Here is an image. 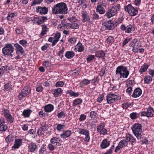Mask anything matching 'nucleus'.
<instances>
[{
  "label": "nucleus",
  "mask_w": 154,
  "mask_h": 154,
  "mask_svg": "<svg viewBox=\"0 0 154 154\" xmlns=\"http://www.w3.org/2000/svg\"><path fill=\"white\" fill-rule=\"evenodd\" d=\"M64 84V82L63 81L57 82L55 84V86L56 87H61L63 86Z\"/></svg>",
  "instance_id": "603ef678"
},
{
  "label": "nucleus",
  "mask_w": 154,
  "mask_h": 154,
  "mask_svg": "<svg viewBox=\"0 0 154 154\" xmlns=\"http://www.w3.org/2000/svg\"><path fill=\"white\" fill-rule=\"evenodd\" d=\"M142 93L141 89L139 88L135 89L134 91L132 96L134 98L138 97L140 96Z\"/></svg>",
  "instance_id": "f3484780"
},
{
  "label": "nucleus",
  "mask_w": 154,
  "mask_h": 154,
  "mask_svg": "<svg viewBox=\"0 0 154 154\" xmlns=\"http://www.w3.org/2000/svg\"><path fill=\"white\" fill-rule=\"evenodd\" d=\"M152 81V78L150 76H147L144 79V81L145 83L147 84L150 83V82Z\"/></svg>",
  "instance_id": "ea45409f"
},
{
  "label": "nucleus",
  "mask_w": 154,
  "mask_h": 154,
  "mask_svg": "<svg viewBox=\"0 0 154 154\" xmlns=\"http://www.w3.org/2000/svg\"><path fill=\"white\" fill-rule=\"evenodd\" d=\"M13 136L10 134L6 138L5 140L7 143L10 142L13 140Z\"/></svg>",
  "instance_id": "3c124183"
},
{
  "label": "nucleus",
  "mask_w": 154,
  "mask_h": 154,
  "mask_svg": "<svg viewBox=\"0 0 154 154\" xmlns=\"http://www.w3.org/2000/svg\"><path fill=\"white\" fill-rule=\"evenodd\" d=\"M36 11L41 14H45L47 13L48 10V8L45 7L39 6L37 8Z\"/></svg>",
  "instance_id": "2eb2a0df"
},
{
  "label": "nucleus",
  "mask_w": 154,
  "mask_h": 154,
  "mask_svg": "<svg viewBox=\"0 0 154 154\" xmlns=\"http://www.w3.org/2000/svg\"><path fill=\"white\" fill-rule=\"evenodd\" d=\"M42 30L40 35V37L41 38L46 33L47 29V27L45 25H42Z\"/></svg>",
  "instance_id": "c756f323"
},
{
  "label": "nucleus",
  "mask_w": 154,
  "mask_h": 154,
  "mask_svg": "<svg viewBox=\"0 0 154 154\" xmlns=\"http://www.w3.org/2000/svg\"><path fill=\"white\" fill-rule=\"evenodd\" d=\"M14 50V48L11 44H6L4 47L2 49V53L4 56L12 57L13 56L12 54Z\"/></svg>",
  "instance_id": "7ed1b4c3"
},
{
  "label": "nucleus",
  "mask_w": 154,
  "mask_h": 154,
  "mask_svg": "<svg viewBox=\"0 0 154 154\" xmlns=\"http://www.w3.org/2000/svg\"><path fill=\"white\" fill-rule=\"evenodd\" d=\"M14 46L16 48V53L17 54L20 53L22 54L24 52V51L22 47L18 43L15 44H14Z\"/></svg>",
  "instance_id": "412c9836"
},
{
  "label": "nucleus",
  "mask_w": 154,
  "mask_h": 154,
  "mask_svg": "<svg viewBox=\"0 0 154 154\" xmlns=\"http://www.w3.org/2000/svg\"><path fill=\"white\" fill-rule=\"evenodd\" d=\"M77 2L78 4V7L82 5L83 6L84 5H85L86 1L85 0H78Z\"/></svg>",
  "instance_id": "de8ad7c7"
},
{
  "label": "nucleus",
  "mask_w": 154,
  "mask_h": 154,
  "mask_svg": "<svg viewBox=\"0 0 154 154\" xmlns=\"http://www.w3.org/2000/svg\"><path fill=\"white\" fill-rule=\"evenodd\" d=\"M61 35L60 33L58 32L56 33L54 35L55 39L59 41V38H60Z\"/></svg>",
  "instance_id": "774afa93"
},
{
  "label": "nucleus",
  "mask_w": 154,
  "mask_h": 154,
  "mask_svg": "<svg viewBox=\"0 0 154 154\" xmlns=\"http://www.w3.org/2000/svg\"><path fill=\"white\" fill-rule=\"evenodd\" d=\"M71 134V131L67 130L63 132V134H60V136L61 138L65 139L69 137Z\"/></svg>",
  "instance_id": "aec40b11"
},
{
  "label": "nucleus",
  "mask_w": 154,
  "mask_h": 154,
  "mask_svg": "<svg viewBox=\"0 0 154 154\" xmlns=\"http://www.w3.org/2000/svg\"><path fill=\"white\" fill-rule=\"evenodd\" d=\"M68 42L69 43L72 44H74L76 42V39L75 37L70 38L68 40Z\"/></svg>",
  "instance_id": "49530a36"
},
{
  "label": "nucleus",
  "mask_w": 154,
  "mask_h": 154,
  "mask_svg": "<svg viewBox=\"0 0 154 154\" xmlns=\"http://www.w3.org/2000/svg\"><path fill=\"white\" fill-rule=\"evenodd\" d=\"M54 107L53 105L49 104L45 106V111L47 112H50L52 111L54 109Z\"/></svg>",
  "instance_id": "a878e982"
},
{
  "label": "nucleus",
  "mask_w": 154,
  "mask_h": 154,
  "mask_svg": "<svg viewBox=\"0 0 154 154\" xmlns=\"http://www.w3.org/2000/svg\"><path fill=\"white\" fill-rule=\"evenodd\" d=\"M67 26L70 27L72 29H78L79 27V25L76 23L72 24L67 23L66 24Z\"/></svg>",
  "instance_id": "473e14b6"
},
{
  "label": "nucleus",
  "mask_w": 154,
  "mask_h": 154,
  "mask_svg": "<svg viewBox=\"0 0 154 154\" xmlns=\"http://www.w3.org/2000/svg\"><path fill=\"white\" fill-rule=\"evenodd\" d=\"M46 145L45 144H43L41 147L39 151V154H43L46 149Z\"/></svg>",
  "instance_id": "e433bc0d"
},
{
  "label": "nucleus",
  "mask_w": 154,
  "mask_h": 154,
  "mask_svg": "<svg viewBox=\"0 0 154 154\" xmlns=\"http://www.w3.org/2000/svg\"><path fill=\"white\" fill-rule=\"evenodd\" d=\"M86 118V116L84 114H82L80 116V117L79 118V120L80 121H84Z\"/></svg>",
  "instance_id": "69168bd1"
},
{
  "label": "nucleus",
  "mask_w": 154,
  "mask_h": 154,
  "mask_svg": "<svg viewBox=\"0 0 154 154\" xmlns=\"http://www.w3.org/2000/svg\"><path fill=\"white\" fill-rule=\"evenodd\" d=\"M19 43L23 47H26L27 45V42L24 39L21 40L19 41Z\"/></svg>",
  "instance_id": "c03bdc74"
},
{
  "label": "nucleus",
  "mask_w": 154,
  "mask_h": 154,
  "mask_svg": "<svg viewBox=\"0 0 154 154\" xmlns=\"http://www.w3.org/2000/svg\"><path fill=\"white\" fill-rule=\"evenodd\" d=\"M74 52L72 51H67L65 54V57L68 59H71L75 56Z\"/></svg>",
  "instance_id": "b1692460"
},
{
  "label": "nucleus",
  "mask_w": 154,
  "mask_h": 154,
  "mask_svg": "<svg viewBox=\"0 0 154 154\" xmlns=\"http://www.w3.org/2000/svg\"><path fill=\"white\" fill-rule=\"evenodd\" d=\"M100 146L102 149L106 148V139H104L103 141L100 145Z\"/></svg>",
  "instance_id": "680f3d73"
},
{
  "label": "nucleus",
  "mask_w": 154,
  "mask_h": 154,
  "mask_svg": "<svg viewBox=\"0 0 154 154\" xmlns=\"http://www.w3.org/2000/svg\"><path fill=\"white\" fill-rule=\"evenodd\" d=\"M85 135L86 136L84 139L85 141L86 142H89L90 140L89 132Z\"/></svg>",
  "instance_id": "338daca9"
},
{
  "label": "nucleus",
  "mask_w": 154,
  "mask_h": 154,
  "mask_svg": "<svg viewBox=\"0 0 154 154\" xmlns=\"http://www.w3.org/2000/svg\"><path fill=\"white\" fill-rule=\"evenodd\" d=\"M32 112V111L30 109H25L23 112V115L24 118H28Z\"/></svg>",
  "instance_id": "bb28decb"
},
{
  "label": "nucleus",
  "mask_w": 154,
  "mask_h": 154,
  "mask_svg": "<svg viewBox=\"0 0 154 154\" xmlns=\"http://www.w3.org/2000/svg\"><path fill=\"white\" fill-rule=\"evenodd\" d=\"M132 138V136L131 135H128L126 136V137L125 139H123L125 141H126V143H127L128 142L131 141V140Z\"/></svg>",
  "instance_id": "052dcab7"
},
{
  "label": "nucleus",
  "mask_w": 154,
  "mask_h": 154,
  "mask_svg": "<svg viewBox=\"0 0 154 154\" xmlns=\"http://www.w3.org/2000/svg\"><path fill=\"white\" fill-rule=\"evenodd\" d=\"M127 143H126V141L124 140H121L118 144V146L116 147L115 150V152H117V151L120 150L121 149L126 146Z\"/></svg>",
  "instance_id": "ddd939ff"
},
{
  "label": "nucleus",
  "mask_w": 154,
  "mask_h": 154,
  "mask_svg": "<svg viewBox=\"0 0 154 154\" xmlns=\"http://www.w3.org/2000/svg\"><path fill=\"white\" fill-rule=\"evenodd\" d=\"M43 65L47 68H49L51 66V63L48 61H45L43 62Z\"/></svg>",
  "instance_id": "09e8293b"
},
{
  "label": "nucleus",
  "mask_w": 154,
  "mask_h": 154,
  "mask_svg": "<svg viewBox=\"0 0 154 154\" xmlns=\"http://www.w3.org/2000/svg\"><path fill=\"white\" fill-rule=\"evenodd\" d=\"M60 139L57 137H53L51 138L50 140L51 143L54 144L57 146L60 147L61 145V143L59 142L60 141Z\"/></svg>",
  "instance_id": "4468645a"
},
{
  "label": "nucleus",
  "mask_w": 154,
  "mask_h": 154,
  "mask_svg": "<svg viewBox=\"0 0 154 154\" xmlns=\"http://www.w3.org/2000/svg\"><path fill=\"white\" fill-rule=\"evenodd\" d=\"M2 112L8 122H9L11 123L13 122L14 118L8 110L7 109H3Z\"/></svg>",
  "instance_id": "0eeeda50"
},
{
  "label": "nucleus",
  "mask_w": 154,
  "mask_h": 154,
  "mask_svg": "<svg viewBox=\"0 0 154 154\" xmlns=\"http://www.w3.org/2000/svg\"><path fill=\"white\" fill-rule=\"evenodd\" d=\"M82 102V100L80 98H76L73 101L72 106H75L78 105L81 103Z\"/></svg>",
  "instance_id": "c85d7f7f"
},
{
  "label": "nucleus",
  "mask_w": 154,
  "mask_h": 154,
  "mask_svg": "<svg viewBox=\"0 0 154 154\" xmlns=\"http://www.w3.org/2000/svg\"><path fill=\"white\" fill-rule=\"evenodd\" d=\"M137 113L135 112H133L131 113L130 115V118L131 119H134L136 118L137 117Z\"/></svg>",
  "instance_id": "0e129e2a"
},
{
  "label": "nucleus",
  "mask_w": 154,
  "mask_h": 154,
  "mask_svg": "<svg viewBox=\"0 0 154 154\" xmlns=\"http://www.w3.org/2000/svg\"><path fill=\"white\" fill-rule=\"evenodd\" d=\"M117 75L119 74L120 77L127 78L129 74V71L127 69L126 67H124L122 66H119L116 68V71Z\"/></svg>",
  "instance_id": "20e7f679"
},
{
  "label": "nucleus",
  "mask_w": 154,
  "mask_h": 154,
  "mask_svg": "<svg viewBox=\"0 0 154 154\" xmlns=\"http://www.w3.org/2000/svg\"><path fill=\"white\" fill-rule=\"evenodd\" d=\"M133 27L131 25H129L126 26V30L125 32L126 33H130L131 32Z\"/></svg>",
  "instance_id": "a19ab883"
},
{
  "label": "nucleus",
  "mask_w": 154,
  "mask_h": 154,
  "mask_svg": "<svg viewBox=\"0 0 154 154\" xmlns=\"http://www.w3.org/2000/svg\"><path fill=\"white\" fill-rule=\"evenodd\" d=\"M103 6L104 5L103 3L100 5H98L97 7V11L100 14H103L105 12V9L103 7Z\"/></svg>",
  "instance_id": "393cba45"
},
{
  "label": "nucleus",
  "mask_w": 154,
  "mask_h": 154,
  "mask_svg": "<svg viewBox=\"0 0 154 154\" xmlns=\"http://www.w3.org/2000/svg\"><path fill=\"white\" fill-rule=\"evenodd\" d=\"M15 16V14L14 13H9L8 14L7 17L8 20L11 21L12 20V18L14 17Z\"/></svg>",
  "instance_id": "864d4df0"
},
{
  "label": "nucleus",
  "mask_w": 154,
  "mask_h": 154,
  "mask_svg": "<svg viewBox=\"0 0 154 154\" xmlns=\"http://www.w3.org/2000/svg\"><path fill=\"white\" fill-rule=\"evenodd\" d=\"M121 99V97L113 94L110 93L106 96L107 103H111Z\"/></svg>",
  "instance_id": "39448f33"
},
{
  "label": "nucleus",
  "mask_w": 154,
  "mask_h": 154,
  "mask_svg": "<svg viewBox=\"0 0 154 154\" xmlns=\"http://www.w3.org/2000/svg\"><path fill=\"white\" fill-rule=\"evenodd\" d=\"M148 66H149L147 65H144L141 66V68L139 70L140 72L142 73L145 72L147 69Z\"/></svg>",
  "instance_id": "4c0bfd02"
},
{
  "label": "nucleus",
  "mask_w": 154,
  "mask_h": 154,
  "mask_svg": "<svg viewBox=\"0 0 154 154\" xmlns=\"http://www.w3.org/2000/svg\"><path fill=\"white\" fill-rule=\"evenodd\" d=\"M78 132L79 134H84L85 135L89 133L88 131L81 128H79Z\"/></svg>",
  "instance_id": "c9c22d12"
},
{
  "label": "nucleus",
  "mask_w": 154,
  "mask_h": 154,
  "mask_svg": "<svg viewBox=\"0 0 154 154\" xmlns=\"http://www.w3.org/2000/svg\"><path fill=\"white\" fill-rule=\"evenodd\" d=\"M16 32L17 34H22L23 33V29L22 28H17L16 29Z\"/></svg>",
  "instance_id": "79ce46f5"
},
{
  "label": "nucleus",
  "mask_w": 154,
  "mask_h": 154,
  "mask_svg": "<svg viewBox=\"0 0 154 154\" xmlns=\"http://www.w3.org/2000/svg\"><path fill=\"white\" fill-rule=\"evenodd\" d=\"M105 55V54L103 51H99L95 52V56L97 57H103Z\"/></svg>",
  "instance_id": "cd10ccee"
},
{
  "label": "nucleus",
  "mask_w": 154,
  "mask_h": 154,
  "mask_svg": "<svg viewBox=\"0 0 154 154\" xmlns=\"http://www.w3.org/2000/svg\"><path fill=\"white\" fill-rule=\"evenodd\" d=\"M106 41L107 43L111 44L113 42V37L111 36H109L106 39Z\"/></svg>",
  "instance_id": "a18cd8bd"
},
{
  "label": "nucleus",
  "mask_w": 154,
  "mask_h": 154,
  "mask_svg": "<svg viewBox=\"0 0 154 154\" xmlns=\"http://www.w3.org/2000/svg\"><path fill=\"white\" fill-rule=\"evenodd\" d=\"M105 125H100L97 128V131L100 133V134L104 135L106 134V129L104 128Z\"/></svg>",
  "instance_id": "6ab92c4d"
},
{
  "label": "nucleus",
  "mask_w": 154,
  "mask_h": 154,
  "mask_svg": "<svg viewBox=\"0 0 154 154\" xmlns=\"http://www.w3.org/2000/svg\"><path fill=\"white\" fill-rule=\"evenodd\" d=\"M137 39H134L129 44V46H132L133 48L134 46H135V45H137Z\"/></svg>",
  "instance_id": "bf43d9fd"
},
{
  "label": "nucleus",
  "mask_w": 154,
  "mask_h": 154,
  "mask_svg": "<svg viewBox=\"0 0 154 154\" xmlns=\"http://www.w3.org/2000/svg\"><path fill=\"white\" fill-rule=\"evenodd\" d=\"M140 48V46L138 45V44L137 43V45L134 46L133 48V51L134 52H137Z\"/></svg>",
  "instance_id": "5fc2aeb1"
},
{
  "label": "nucleus",
  "mask_w": 154,
  "mask_h": 154,
  "mask_svg": "<svg viewBox=\"0 0 154 154\" xmlns=\"http://www.w3.org/2000/svg\"><path fill=\"white\" fill-rule=\"evenodd\" d=\"M64 126V125H62L61 124H58L56 127L57 130L58 131H60L63 128V127Z\"/></svg>",
  "instance_id": "e2e57ef3"
},
{
  "label": "nucleus",
  "mask_w": 154,
  "mask_h": 154,
  "mask_svg": "<svg viewBox=\"0 0 154 154\" xmlns=\"http://www.w3.org/2000/svg\"><path fill=\"white\" fill-rule=\"evenodd\" d=\"M68 10L66 4L64 2L58 3L54 5L52 8L53 13L56 14H66Z\"/></svg>",
  "instance_id": "f257e3e1"
},
{
  "label": "nucleus",
  "mask_w": 154,
  "mask_h": 154,
  "mask_svg": "<svg viewBox=\"0 0 154 154\" xmlns=\"http://www.w3.org/2000/svg\"><path fill=\"white\" fill-rule=\"evenodd\" d=\"M91 82V80L85 79L81 82V83L83 85H88Z\"/></svg>",
  "instance_id": "58836bf2"
},
{
  "label": "nucleus",
  "mask_w": 154,
  "mask_h": 154,
  "mask_svg": "<svg viewBox=\"0 0 154 154\" xmlns=\"http://www.w3.org/2000/svg\"><path fill=\"white\" fill-rule=\"evenodd\" d=\"M141 128L142 126L140 124L136 123L134 124L131 128L133 134L138 139H141L142 138L141 135Z\"/></svg>",
  "instance_id": "f03ea898"
},
{
  "label": "nucleus",
  "mask_w": 154,
  "mask_h": 154,
  "mask_svg": "<svg viewBox=\"0 0 154 154\" xmlns=\"http://www.w3.org/2000/svg\"><path fill=\"white\" fill-rule=\"evenodd\" d=\"M41 127L38 129L37 132L38 135H41L43 134L42 132L47 131L48 129L47 125L43 123L41 125Z\"/></svg>",
  "instance_id": "f8f14e48"
},
{
  "label": "nucleus",
  "mask_w": 154,
  "mask_h": 154,
  "mask_svg": "<svg viewBox=\"0 0 154 154\" xmlns=\"http://www.w3.org/2000/svg\"><path fill=\"white\" fill-rule=\"evenodd\" d=\"M95 57V55H89L86 58V60L88 62H90Z\"/></svg>",
  "instance_id": "6e6d98bb"
},
{
  "label": "nucleus",
  "mask_w": 154,
  "mask_h": 154,
  "mask_svg": "<svg viewBox=\"0 0 154 154\" xmlns=\"http://www.w3.org/2000/svg\"><path fill=\"white\" fill-rule=\"evenodd\" d=\"M46 17H35L34 20L38 25L41 24L44 22L45 20L47 19Z\"/></svg>",
  "instance_id": "dca6fc26"
},
{
  "label": "nucleus",
  "mask_w": 154,
  "mask_h": 154,
  "mask_svg": "<svg viewBox=\"0 0 154 154\" xmlns=\"http://www.w3.org/2000/svg\"><path fill=\"white\" fill-rule=\"evenodd\" d=\"M48 149L51 151H53L54 149H57V148H59L60 147L57 146L54 144H52L51 143L48 144Z\"/></svg>",
  "instance_id": "72a5a7b5"
},
{
  "label": "nucleus",
  "mask_w": 154,
  "mask_h": 154,
  "mask_svg": "<svg viewBox=\"0 0 154 154\" xmlns=\"http://www.w3.org/2000/svg\"><path fill=\"white\" fill-rule=\"evenodd\" d=\"M37 145L34 143H31L29 146V150L31 152H34L37 148Z\"/></svg>",
  "instance_id": "5701e85b"
},
{
  "label": "nucleus",
  "mask_w": 154,
  "mask_h": 154,
  "mask_svg": "<svg viewBox=\"0 0 154 154\" xmlns=\"http://www.w3.org/2000/svg\"><path fill=\"white\" fill-rule=\"evenodd\" d=\"M97 77H94L92 80H91V83L94 85H96L97 84Z\"/></svg>",
  "instance_id": "13d9d810"
},
{
  "label": "nucleus",
  "mask_w": 154,
  "mask_h": 154,
  "mask_svg": "<svg viewBox=\"0 0 154 154\" xmlns=\"http://www.w3.org/2000/svg\"><path fill=\"white\" fill-rule=\"evenodd\" d=\"M54 92L53 94L54 96L58 97L61 94L62 90L60 88L56 89L54 90Z\"/></svg>",
  "instance_id": "7c9ffc66"
},
{
  "label": "nucleus",
  "mask_w": 154,
  "mask_h": 154,
  "mask_svg": "<svg viewBox=\"0 0 154 154\" xmlns=\"http://www.w3.org/2000/svg\"><path fill=\"white\" fill-rule=\"evenodd\" d=\"M72 75L74 76H76L78 75L79 73V71L75 69L71 71V72Z\"/></svg>",
  "instance_id": "4d7b16f0"
},
{
  "label": "nucleus",
  "mask_w": 154,
  "mask_h": 154,
  "mask_svg": "<svg viewBox=\"0 0 154 154\" xmlns=\"http://www.w3.org/2000/svg\"><path fill=\"white\" fill-rule=\"evenodd\" d=\"M30 91V88L28 87H25L22 90L18 95L19 99L20 100H22L23 98L26 97L28 95Z\"/></svg>",
  "instance_id": "6e6552de"
},
{
  "label": "nucleus",
  "mask_w": 154,
  "mask_h": 154,
  "mask_svg": "<svg viewBox=\"0 0 154 154\" xmlns=\"http://www.w3.org/2000/svg\"><path fill=\"white\" fill-rule=\"evenodd\" d=\"M154 112L153 109L151 107H149L146 111L142 112L141 113V116H146L148 117H151L153 116Z\"/></svg>",
  "instance_id": "9b49d317"
},
{
  "label": "nucleus",
  "mask_w": 154,
  "mask_h": 154,
  "mask_svg": "<svg viewBox=\"0 0 154 154\" xmlns=\"http://www.w3.org/2000/svg\"><path fill=\"white\" fill-rule=\"evenodd\" d=\"M67 93H68L70 96L74 97H78L79 95V93L75 92L72 90L68 91Z\"/></svg>",
  "instance_id": "f704fd0d"
},
{
  "label": "nucleus",
  "mask_w": 154,
  "mask_h": 154,
  "mask_svg": "<svg viewBox=\"0 0 154 154\" xmlns=\"http://www.w3.org/2000/svg\"><path fill=\"white\" fill-rule=\"evenodd\" d=\"M82 21L83 23L86 22H91V19L88 12L85 11L82 12Z\"/></svg>",
  "instance_id": "9d476101"
},
{
  "label": "nucleus",
  "mask_w": 154,
  "mask_h": 154,
  "mask_svg": "<svg viewBox=\"0 0 154 154\" xmlns=\"http://www.w3.org/2000/svg\"><path fill=\"white\" fill-rule=\"evenodd\" d=\"M117 13L116 9L114 6H112L111 8L108 9V11L106 13V16L107 18H110L116 15Z\"/></svg>",
  "instance_id": "1a4fd4ad"
},
{
  "label": "nucleus",
  "mask_w": 154,
  "mask_h": 154,
  "mask_svg": "<svg viewBox=\"0 0 154 154\" xmlns=\"http://www.w3.org/2000/svg\"><path fill=\"white\" fill-rule=\"evenodd\" d=\"M125 11L128 12V13L131 16L135 15L138 12L137 8H134L130 4L125 7Z\"/></svg>",
  "instance_id": "423d86ee"
},
{
  "label": "nucleus",
  "mask_w": 154,
  "mask_h": 154,
  "mask_svg": "<svg viewBox=\"0 0 154 154\" xmlns=\"http://www.w3.org/2000/svg\"><path fill=\"white\" fill-rule=\"evenodd\" d=\"M57 116L60 119L66 116V115L63 111H61L58 113Z\"/></svg>",
  "instance_id": "8fccbe9b"
},
{
  "label": "nucleus",
  "mask_w": 154,
  "mask_h": 154,
  "mask_svg": "<svg viewBox=\"0 0 154 154\" xmlns=\"http://www.w3.org/2000/svg\"><path fill=\"white\" fill-rule=\"evenodd\" d=\"M22 143V140L21 139H18L15 140V143L12 148V150L18 148L21 145Z\"/></svg>",
  "instance_id": "a211bd4d"
},
{
  "label": "nucleus",
  "mask_w": 154,
  "mask_h": 154,
  "mask_svg": "<svg viewBox=\"0 0 154 154\" xmlns=\"http://www.w3.org/2000/svg\"><path fill=\"white\" fill-rule=\"evenodd\" d=\"M7 126L6 125H0V131H5L7 129Z\"/></svg>",
  "instance_id": "37998d69"
},
{
  "label": "nucleus",
  "mask_w": 154,
  "mask_h": 154,
  "mask_svg": "<svg viewBox=\"0 0 154 154\" xmlns=\"http://www.w3.org/2000/svg\"><path fill=\"white\" fill-rule=\"evenodd\" d=\"M114 27V24L112 23L111 20L108 21L107 24L106 25V29L109 30H112Z\"/></svg>",
  "instance_id": "2f4dec72"
},
{
  "label": "nucleus",
  "mask_w": 154,
  "mask_h": 154,
  "mask_svg": "<svg viewBox=\"0 0 154 154\" xmlns=\"http://www.w3.org/2000/svg\"><path fill=\"white\" fill-rule=\"evenodd\" d=\"M75 49L76 50V51H78L79 52H82L84 51V47L83 46L82 44L79 42L75 46Z\"/></svg>",
  "instance_id": "4be33fe9"
}]
</instances>
